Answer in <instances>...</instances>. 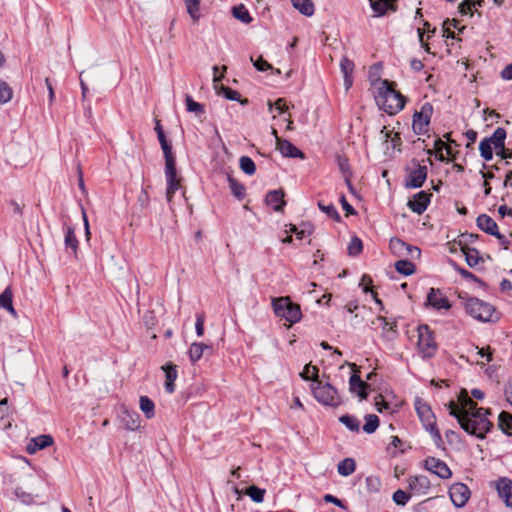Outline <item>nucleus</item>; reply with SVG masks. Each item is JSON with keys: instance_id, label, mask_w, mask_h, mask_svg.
Listing matches in <instances>:
<instances>
[{"instance_id": "nucleus-52", "label": "nucleus", "mask_w": 512, "mask_h": 512, "mask_svg": "<svg viewBox=\"0 0 512 512\" xmlns=\"http://www.w3.org/2000/svg\"><path fill=\"white\" fill-rule=\"evenodd\" d=\"M410 497V494H408L404 490L399 489L393 493L392 499L397 505L405 506L409 501Z\"/></svg>"}, {"instance_id": "nucleus-17", "label": "nucleus", "mask_w": 512, "mask_h": 512, "mask_svg": "<svg viewBox=\"0 0 512 512\" xmlns=\"http://www.w3.org/2000/svg\"><path fill=\"white\" fill-rule=\"evenodd\" d=\"M165 177L167 181L166 197L168 202H171L174 194L180 188V179L177 178L176 166L165 168Z\"/></svg>"}, {"instance_id": "nucleus-43", "label": "nucleus", "mask_w": 512, "mask_h": 512, "mask_svg": "<svg viewBox=\"0 0 512 512\" xmlns=\"http://www.w3.org/2000/svg\"><path fill=\"white\" fill-rule=\"evenodd\" d=\"M241 170L247 175H253L256 171L254 161L248 156H242L239 160Z\"/></svg>"}, {"instance_id": "nucleus-58", "label": "nucleus", "mask_w": 512, "mask_h": 512, "mask_svg": "<svg viewBox=\"0 0 512 512\" xmlns=\"http://www.w3.org/2000/svg\"><path fill=\"white\" fill-rule=\"evenodd\" d=\"M204 315L198 314L196 316V322H195V331L198 337H202L204 334Z\"/></svg>"}, {"instance_id": "nucleus-46", "label": "nucleus", "mask_w": 512, "mask_h": 512, "mask_svg": "<svg viewBox=\"0 0 512 512\" xmlns=\"http://www.w3.org/2000/svg\"><path fill=\"white\" fill-rule=\"evenodd\" d=\"M185 103H186V109L188 112H193L197 115H200L204 112L203 105L194 101V99L190 95H186Z\"/></svg>"}, {"instance_id": "nucleus-47", "label": "nucleus", "mask_w": 512, "mask_h": 512, "mask_svg": "<svg viewBox=\"0 0 512 512\" xmlns=\"http://www.w3.org/2000/svg\"><path fill=\"white\" fill-rule=\"evenodd\" d=\"M318 368L316 366H312L311 364H307L303 371L300 373V376L304 380H311L314 383V379H319L318 376Z\"/></svg>"}, {"instance_id": "nucleus-53", "label": "nucleus", "mask_w": 512, "mask_h": 512, "mask_svg": "<svg viewBox=\"0 0 512 512\" xmlns=\"http://www.w3.org/2000/svg\"><path fill=\"white\" fill-rule=\"evenodd\" d=\"M362 248V241L358 237H354L348 245V253L351 256H356L362 251Z\"/></svg>"}, {"instance_id": "nucleus-60", "label": "nucleus", "mask_w": 512, "mask_h": 512, "mask_svg": "<svg viewBox=\"0 0 512 512\" xmlns=\"http://www.w3.org/2000/svg\"><path fill=\"white\" fill-rule=\"evenodd\" d=\"M404 255L410 256L412 259H418L421 255V250L409 244H406Z\"/></svg>"}, {"instance_id": "nucleus-8", "label": "nucleus", "mask_w": 512, "mask_h": 512, "mask_svg": "<svg viewBox=\"0 0 512 512\" xmlns=\"http://www.w3.org/2000/svg\"><path fill=\"white\" fill-rule=\"evenodd\" d=\"M432 114L433 106L428 102L424 103L420 110L414 113L412 128L416 134L422 135L428 131Z\"/></svg>"}, {"instance_id": "nucleus-7", "label": "nucleus", "mask_w": 512, "mask_h": 512, "mask_svg": "<svg viewBox=\"0 0 512 512\" xmlns=\"http://www.w3.org/2000/svg\"><path fill=\"white\" fill-rule=\"evenodd\" d=\"M418 349L423 357H432L437 350V344L432 335V331L427 325L418 327Z\"/></svg>"}, {"instance_id": "nucleus-34", "label": "nucleus", "mask_w": 512, "mask_h": 512, "mask_svg": "<svg viewBox=\"0 0 512 512\" xmlns=\"http://www.w3.org/2000/svg\"><path fill=\"white\" fill-rule=\"evenodd\" d=\"M140 409L147 419H151L155 415L154 402L148 396H141L139 399Z\"/></svg>"}, {"instance_id": "nucleus-48", "label": "nucleus", "mask_w": 512, "mask_h": 512, "mask_svg": "<svg viewBox=\"0 0 512 512\" xmlns=\"http://www.w3.org/2000/svg\"><path fill=\"white\" fill-rule=\"evenodd\" d=\"M337 163H338L339 169L345 176V181H346L347 185L351 188V181L349 179V176H350L349 163H348L347 158H345L343 156H337Z\"/></svg>"}, {"instance_id": "nucleus-6", "label": "nucleus", "mask_w": 512, "mask_h": 512, "mask_svg": "<svg viewBox=\"0 0 512 512\" xmlns=\"http://www.w3.org/2000/svg\"><path fill=\"white\" fill-rule=\"evenodd\" d=\"M415 410L423 423V426L429 431L433 437L441 439L440 433L436 427L435 416L430 408L424 401L417 398L415 400Z\"/></svg>"}, {"instance_id": "nucleus-44", "label": "nucleus", "mask_w": 512, "mask_h": 512, "mask_svg": "<svg viewBox=\"0 0 512 512\" xmlns=\"http://www.w3.org/2000/svg\"><path fill=\"white\" fill-rule=\"evenodd\" d=\"M493 147L491 143L485 138L479 143V151L482 158L486 161H490L493 158Z\"/></svg>"}, {"instance_id": "nucleus-27", "label": "nucleus", "mask_w": 512, "mask_h": 512, "mask_svg": "<svg viewBox=\"0 0 512 512\" xmlns=\"http://www.w3.org/2000/svg\"><path fill=\"white\" fill-rule=\"evenodd\" d=\"M356 463L353 458H345L337 465V472L344 477L350 476L355 472Z\"/></svg>"}, {"instance_id": "nucleus-14", "label": "nucleus", "mask_w": 512, "mask_h": 512, "mask_svg": "<svg viewBox=\"0 0 512 512\" xmlns=\"http://www.w3.org/2000/svg\"><path fill=\"white\" fill-rule=\"evenodd\" d=\"M272 133L276 138L277 149L284 157L304 159V153L290 141L279 138L276 129H273Z\"/></svg>"}, {"instance_id": "nucleus-13", "label": "nucleus", "mask_w": 512, "mask_h": 512, "mask_svg": "<svg viewBox=\"0 0 512 512\" xmlns=\"http://www.w3.org/2000/svg\"><path fill=\"white\" fill-rule=\"evenodd\" d=\"M428 168L425 165L417 164L408 173L406 178L405 187L407 188H420L427 179Z\"/></svg>"}, {"instance_id": "nucleus-36", "label": "nucleus", "mask_w": 512, "mask_h": 512, "mask_svg": "<svg viewBox=\"0 0 512 512\" xmlns=\"http://www.w3.org/2000/svg\"><path fill=\"white\" fill-rule=\"evenodd\" d=\"M228 183L232 194L238 199L242 200L245 197V187L231 176H228Z\"/></svg>"}, {"instance_id": "nucleus-15", "label": "nucleus", "mask_w": 512, "mask_h": 512, "mask_svg": "<svg viewBox=\"0 0 512 512\" xmlns=\"http://www.w3.org/2000/svg\"><path fill=\"white\" fill-rule=\"evenodd\" d=\"M432 194L426 191L416 193L412 199L407 203V206L417 214H422L428 207L431 201Z\"/></svg>"}, {"instance_id": "nucleus-35", "label": "nucleus", "mask_w": 512, "mask_h": 512, "mask_svg": "<svg viewBox=\"0 0 512 512\" xmlns=\"http://www.w3.org/2000/svg\"><path fill=\"white\" fill-rule=\"evenodd\" d=\"M232 14L236 19H238L239 21H241L245 24H249L252 22V17L250 15L249 11L242 4L233 7Z\"/></svg>"}, {"instance_id": "nucleus-33", "label": "nucleus", "mask_w": 512, "mask_h": 512, "mask_svg": "<svg viewBox=\"0 0 512 512\" xmlns=\"http://www.w3.org/2000/svg\"><path fill=\"white\" fill-rule=\"evenodd\" d=\"M187 13L194 22L201 18L200 0H183Z\"/></svg>"}, {"instance_id": "nucleus-16", "label": "nucleus", "mask_w": 512, "mask_h": 512, "mask_svg": "<svg viewBox=\"0 0 512 512\" xmlns=\"http://www.w3.org/2000/svg\"><path fill=\"white\" fill-rule=\"evenodd\" d=\"M407 483L409 489L417 495L427 494L431 487L430 480L424 475L410 476Z\"/></svg>"}, {"instance_id": "nucleus-31", "label": "nucleus", "mask_w": 512, "mask_h": 512, "mask_svg": "<svg viewBox=\"0 0 512 512\" xmlns=\"http://www.w3.org/2000/svg\"><path fill=\"white\" fill-rule=\"evenodd\" d=\"M292 5L301 14L312 16L314 14V4L311 0H291Z\"/></svg>"}, {"instance_id": "nucleus-30", "label": "nucleus", "mask_w": 512, "mask_h": 512, "mask_svg": "<svg viewBox=\"0 0 512 512\" xmlns=\"http://www.w3.org/2000/svg\"><path fill=\"white\" fill-rule=\"evenodd\" d=\"M498 427L506 435H512V415L502 411L498 416Z\"/></svg>"}, {"instance_id": "nucleus-61", "label": "nucleus", "mask_w": 512, "mask_h": 512, "mask_svg": "<svg viewBox=\"0 0 512 512\" xmlns=\"http://www.w3.org/2000/svg\"><path fill=\"white\" fill-rule=\"evenodd\" d=\"M323 499L327 503H333L334 505L342 508L343 510H347L346 505H344V503L340 499L331 494L324 495Z\"/></svg>"}, {"instance_id": "nucleus-9", "label": "nucleus", "mask_w": 512, "mask_h": 512, "mask_svg": "<svg viewBox=\"0 0 512 512\" xmlns=\"http://www.w3.org/2000/svg\"><path fill=\"white\" fill-rule=\"evenodd\" d=\"M449 496L452 503L457 507L461 508L468 502L471 492L469 487L464 483H454L449 488Z\"/></svg>"}, {"instance_id": "nucleus-23", "label": "nucleus", "mask_w": 512, "mask_h": 512, "mask_svg": "<svg viewBox=\"0 0 512 512\" xmlns=\"http://www.w3.org/2000/svg\"><path fill=\"white\" fill-rule=\"evenodd\" d=\"M266 204L271 206L273 210L279 212L283 210L285 205L284 193L282 190H272L266 196Z\"/></svg>"}, {"instance_id": "nucleus-37", "label": "nucleus", "mask_w": 512, "mask_h": 512, "mask_svg": "<svg viewBox=\"0 0 512 512\" xmlns=\"http://www.w3.org/2000/svg\"><path fill=\"white\" fill-rule=\"evenodd\" d=\"M339 421L352 432H359L360 430V422L353 415H342Z\"/></svg>"}, {"instance_id": "nucleus-39", "label": "nucleus", "mask_w": 512, "mask_h": 512, "mask_svg": "<svg viewBox=\"0 0 512 512\" xmlns=\"http://www.w3.org/2000/svg\"><path fill=\"white\" fill-rule=\"evenodd\" d=\"M365 424L363 426L364 432L372 434L376 431L379 426V418L375 414H368L365 416Z\"/></svg>"}, {"instance_id": "nucleus-12", "label": "nucleus", "mask_w": 512, "mask_h": 512, "mask_svg": "<svg viewBox=\"0 0 512 512\" xmlns=\"http://www.w3.org/2000/svg\"><path fill=\"white\" fill-rule=\"evenodd\" d=\"M424 467L441 479H449L452 476V472L448 465L443 460L435 457H428L425 459Z\"/></svg>"}, {"instance_id": "nucleus-40", "label": "nucleus", "mask_w": 512, "mask_h": 512, "mask_svg": "<svg viewBox=\"0 0 512 512\" xmlns=\"http://www.w3.org/2000/svg\"><path fill=\"white\" fill-rule=\"evenodd\" d=\"M12 97L13 90L10 85L5 81L0 80V105L8 103L11 101Z\"/></svg>"}, {"instance_id": "nucleus-3", "label": "nucleus", "mask_w": 512, "mask_h": 512, "mask_svg": "<svg viewBox=\"0 0 512 512\" xmlns=\"http://www.w3.org/2000/svg\"><path fill=\"white\" fill-rule=\"evenodd\" d=\"M311 390L314 398L324 406L336 408L342 404L338 390L327 381L314 379Z\"/></svg>"}, {"instance_id": "nucleus-5", "label": "nucleus", "mask_w": 512, "mask_h": 512, "mask_svg": "<svg viewBox=\"0 0 512 512\" xmlns=\"http://www.w3.org/2000/svg\"><path fill=\"white\" fill-rule=\"evenodd\" d=\"M465 309L471 317L482 322H494L499 318L491 304L478 298H469L465 303Z\"/></svg>"}, {"instance_id": "nucleus-1", "label": "nucleus", "mask_w": 512, "mask_h": 512, "mask_svg": "<svg viewBox=\"0 0 512 512\" xmlns=\"http://www.w3.org/2000/svg\"><path fill=\"white\" fill-rule=\"evenodd\" d=\"M446 406L449 414L457 419L460 427L469 435L483 440L493 429L489 419L491 410L478 407L465 389L459 393L457 402L450 401Z\"/></svg>"}, {"instance_id": "nucleus-51", "label": "nucleus", "mask_w": 512, "mask_h": 512, "mask_svg": "<svg viewBox=\"0 0 512 512\" xmlns=\"http://www.w3.org/2000/svg\"><path fill=\"white\" fill-rule=\"evenodd\" d=\"M318 207L321 211H323L324 213H326L330 218L334 219V220H339L340 219V215L337 211V209L335 208L334 205L332 204H324L322 202H319L318 203Z\"/></svg>"}, {"instance_id": "nucleus-22", "label": "nucleus", "mask_w": 512, "mask_h": 512, "mask_svg": "<svg viewBox=\"0 0 512 512\" xmlns=\"http://www.w3.org/2000/svg\"><path fill=\"white\" fill-rule=\"evenodd\" d=\"M477 226L480 230L492 236L497 234L498 231L497 223L487 214H481L477 217Z\"/></svg>"}, {"instance_id": "nucleus-49", "label": "nucleus", "mask_w": 512, "mask_h": 512, "mask_svg": "<svg viewBox=\"0 0 512 512\" xmlns=\"http://www.w3.org/2000/svg\"><path fill=\"white\" fill-rule=\"evenodd\" d=\"M434 148L437 152V159L441 162L445 161V156L442 153V150L445 149L447 154L449 155L451 153V148L441 139H437L434 142Z\"/></svg>"}, {"instance_id": "nucleus-42", "label": "nucleus", "mask_w": 512, "mask_h": 512, "mask_svg": "<svg viewBox=\"0 0 512 512\" xmlns=\"http://www.w3.org/2000/svg\"><path fill=\"white\" fill-rule=\"evenodd\" d=\"M161 149L164 153L165 168L176 166L175 157L172 152V146L169 143H163Z\"/></svg>"}, {"instance_id": "nucleus-32", "label": "nucleus", "mask_w": 512, "mask_h": 512, "mask_svg": "<svg viewBox=\"0 0 512 512\" xmlns=\"http://www.w3.org/2000/svg\"><path fill=\"white\" fill-rule=\"evenodd\" d=\"M0 308L6 309L13 316H16L17 314L13 307L12 292L9 287H7L0 295Z\"/></svg>"}, {"instance_id": "nucleus-63", "label": "nucleus", "mask_w": 512, "mask_h": 512, "mask_svg": "<svg viewBox=\"0 0 512 512\" xmlns=\"http://www.w3.org/2000/svg\"><path fill=\"white\" fill-rule=\"evenodd\" d=\"M312 233V229L310 227V225H307V226H304V228L302 229H299L298 228V231L296 232V238L297 239H304L306 236L310 235Z\"/></svg>"}, {"instance_id": "nucleus-4", "label": "nucleus", "mask_w": 512, "mask_h": 512, "mask_svg": "<svg viewBox=\"0 0 512 512\" xmlns=\"http://www.w3.org/2000/svg\"><path fill=\"white\" fill-rule=\"evenodd\" d=\"M272 307L275 315L286 320L290 325L298 323L302 318L300 305L292 302L288 296L272 298Z\"/></svg>"}, {"instance_id": "nucleus-50", "label": "nucleus", "mask_w": 512, "mask_h": 512, "mask_svg": "<svg viewBox=\"0 0 512 512\" xmlns=\"http://www.w3.org/2000/svg\"><path fill=\"white\" fill-rule=\"evenodd\" d=\"M466 262L470 267L476 266L480 261L479 252L476 249L464 250Z\"/></svg>"}, {"instance_id": "nucleus-64", "label": "nucleus", "mask_w": 512, "mask_h": 512, "mask_svg": "<svg viewBox=\"0 0 512 512\" xmlns=\"http://www.w3.org/2000/svg\"><path fill=\"white\" fill-rule=\"evenodd\" d=\"M501 77L506 81L512 80V63L505 66L501 71Z\"/></svg>"}, {"instance_id": "nucleus-10", "label": "nucleus", "mask_w": 512, "mask_h": 512, "mask_svg": "<svg viewBox=\"0 0 512 512\" xmlns=\"http://www.w3.org/2000/svg\"><path fill=\"white\" fill-rule=\"evenodd\" d=\"M494 487L505 506L512 509V480L508 477H499L494 481Z\"/></svg>"}, {"instance_id": "nucleus-28", "label": "nucleus", "mask_w": 512, "mask_h": 512, "mask_svg": "<svg viewBox=\"0 0 512 512\" xmlns=\"http://www.w3.org/2000/svg\"><path fill=\"white\" fill-rule=\"evenodd\" d=\"M374 323H377L382 328L383 334L387 339H393L396 336V326L390 323L385 317L378 316Z\"/></svg>"}, {"instance_id": "nucleus-59", "label": "nucleus", "mask_w": 512, "mask_h": 512, "mask_svg": "<svg viewBox=\"0 0 512 512\" xmlns=\"http://www.w3.org/2000/svg\"><path fill=\"white\" fill-rule=\"evenodd\" d=\"M276 109L279 114H282L287 111L288 107L283 99H278L275 104L269 102V111L272 112L273 109Z\"/></svg>"}, {"instance_id": "nucleus-19", "label": "nucleus", "mask_w": 512, "mask_h": 512, "mask_svg": "<svg viewBox=\"0 0 512 512\" xmlns=\"http://www.w3.org/2000/svg\"><path fill=\"white\" fill-rule=\"evenodd\" d=\"M374 17L384 16L388 11H396V0H369Z\"/></svg>"}, {"instance_id": "nucleus-2", "label": "nucleus", "mask_w": 512, "mask_h": 512, "mask_svg": "<svg viewBox=\"0 0 512 512\" xmlns=\"http://www.w3.org/2000/svg\"><path fill=\"white\" fill-rule=\"evenodd\" d=\"M374 97L379 108L389 115L397 114L405 106L404 96L396 91L388 80L380 81Z\"/></svg>"}, {"instance_id": "nucleus-18", "label": "nucleus", "mask_w": 512, "mask_h": 512, "mask_svg": "<svg viewBox=\"0 0 512 512\" xmlns=\"http://www.w3.org/2000/svg\"><path fill=\"white\" fill-rule=\"evenodd\" d=\"M120 421L123 427L129 431H136L141 426L140 415L135 411L123 409L120 415Z\"/></svg>"}, {"instance_id": "nucleus-26", "label": "nucleus", "mask_w": 512, "mask_h": 512, "mask_svg": "<svg viewBox=\"0 0 512 512\" xmlns=\"http://www.w3.org/2000/svg\"><path fill=\"white\" fill-rule=\"evenodd\" d=\"M340 68L342 73L344 74V84L346 89H349L352 86V72L354 70V63L348 58H342L340 62Z\"/></svg>"}, {"instance_id": "nucleus-24", "label": "nucleus", "mask_w": 512, "mask_h": 512, "mask_svg": "<svg viewBox=\"0 0 512 512\" xmlns=\"http://www.w3.org/2000/svg\"><path fill=\"white\" fill-rule=\"evenodd\" d=\"M162 370L165 372V390L171 394L175 391L174 382L178 377L176 366L173 364H166L162 366Z\"/></svg>"}, {"instance_id": "nucleus-29", "label": "nucleus", "mask_w": 512, "mask_h": 512, "mask_svg": "<svg viewBox=\"0 0 512 512\" xmlns=\"http://www.w3.org/2000/svg\"><path fill=\"white\" fill-rule=\"evenodd\" d=\"M64 233H65L64 244H65L66 249L70 248L72 250V252L74 254H76L77 250H78V240L76 238L74 228H72L70 226H66L64 228Z\"/></svg>"}, {"instance_id": "nucleus-25", "label": "nucleus", "mask_w": 512, "mask_h": 512, "mask_svg": "<svg viewBox=\"0 0 512 512\" xmlns=\"http://www.w3.org/2000/svg\"><path fill=\"white\" fill-rule=\"evenodd\" d=\"M206 350L211 351L212 347L204 343H192L188 351L191 362L195 363L200 360Z\"/></svg>"}, {"instance_id": "nucleus-56", "label": "nucleus", "mask_w": 512, "mask_h": 512, "mask_svg": "<svg viewBox=\"0 0 512 512\" xmlns=\"http://www.w3.org/2000/svg\"><path fill=\"white\" fill-rule=\"evenodd\" d=\"M251 61L254 65V67L258 70V71H261V72H265V71H268L269 69L272 68L271 64H269L265 59H263V57H258L257 59H253L251 57Z\"/></svg>"}, {"instance_id": "nucleus-45", "label": "nucleus", "mask_w": 512, "mask_h": 512, "mask_svg": "<svg viewBox=\"0 0 512 512\" xmlns=\"http://www.w3.org/2000/svg\"><path fill=\"white\" fill-rule=\"evenodd\" d=\"M246 494L256 503H261L264 500L265 490L257 486H250L246 490Z\"/></svg>"}, {"instance_id": "nucleus-57", "label": "nucleus", "mask_w": 512, "mask_h": 512, "mask_svg": "<svg viewBox=\"0 0 512 512\" xmlns=\"http://www.w3.org/2000/svg\"><path fill=\"white\" fill-rule=\"evenodd\" d=\"M221 91H222L223 95L225 96V98L232 100V101H240V94L237 91H235L229 87H222Z\"/></svg>"}, {"instance_id": "nucleus-38", "label": "nucleus", "mask_w": 512, "mask_h": 512, "mask_svg": "<svg viewBox=\"0 0 512 512\" xmlns=\"http://www.w3.org/2000/svg\"><path fill=\"white\" fill-rule=\"evenodd\" d=\"M395 269L400 274L409 276L415 272V265L411 261H408V260H398L395 263Z\"/></svg>"}, {"instance_id": "nucleus-21", "label": "nucleus", "mask_w": 512, "mask_h": 512, "mask_svg": "<svg viewBox=\"0 0 512 512\" xmlns=\"http://www.w3.org/2000/svg\"><path fill=\"white\" fill-rule=\"evenodd\" d=\"M506 135V130L502 127H498L491 137L486 138L489 143H491L496 154L504 153Z\"/></svg>"}, {"instance_id": "nucleus-54", "label": "nucleus", "mask_w": 512, "mask_h": 512, "mask_svg": "<svg viewBox=\"0 0 512 512\" xmlns=\"http://www.w3.org/2000/svg\"><path fill=\"white\" fill-rule=\"evenodd\" d=\"M390 248L395 254L404 255L406 243L399 238H392L390 240Z\"/></svg>"}, {"instance_id": "nucleus-20", "label": "nucleus", "mask_w": 512, "mask_h": 512, "mask_svg": "<svg viewBox=\"0 0 512 512\" xmlns=\"http://www.w3.org/2000/svg\"><path fill=\"white\" fill-rule=\"evenodd\" d=\"M369 388V384L361 380V378L357 374L351 375L349 379V389L352 393H355L360 399H366L367 389Z\"/></svg>"}, {"instance_id": "nucleus-41", "label": "nucleus", "mask_w": 512, "mask_h": 512, "mask_svg": "<svg viewBox=\"0 0 512 512\" xmlns=\"http://www.w3.org/2000/svg\"><path fill=\"white\" fill-rule=\"evenodd\" d=\"M366 489L369 493H378L381 489V479L375 475H369L365 479Z\"/></svg>"}, {"instance_id": "nucleus-62", "label": "nucleus", "mask_w": 512, "mask_h": 512, "mask_svg": "<svg viewBox=\"0 0 512 512\" xmlns=\"http://www.w3.org/2000/svg\"><path fill=\"white\" fill-rule=\"evenodd\" d=\"M473 7H475V3H472L471 1H463L460 5H459V12L463 15H466V14H469V13H472V9Z\"/></svg>"}, {"instance_id": "nucleus-11", "label": "nucleus", "mask_w": 512, "mask_h": 512, "mask_svg": "<svg viewBox=\"0 0 512 512\" xmlns=\"http://www.w3.org/2000/svg\"><path fill=\"white\" fill-rule=\"evenodd\" d=\"M426 304L435 310H449L451 304L445 293L438 288H430Z\"/></svg>"}, {"instance_id": "nucleus-55", "label": "nucleus", "mask_w": 512, "mask_h": 512, "mask_svg": "<svg viewBox=\"0 0 512 512\" xmlns=\"http://www.w3.org/2000/svg\"><path fill=\"white\" fill-rule=\"evenodd\" d=\"M39 450L49 447L53 444V438L50 435H39L32 438Z\"/></svg>"}]
</instances>
